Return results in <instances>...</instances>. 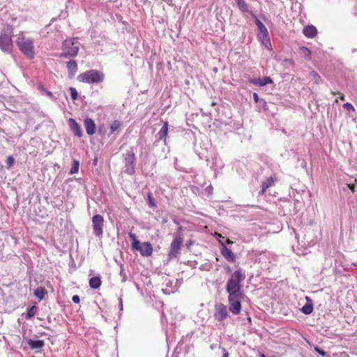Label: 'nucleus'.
<instances>
[{"mask_svg":"<svg viewBox=\"0 0 357 357\" xmlns=\"http://www.w3.org/2000/svg\"><path fill=\"white\" fill-rule=\"evenodd\" d=\"M349 188L354 192V190H355V186L353 184H349Z\"/></svg>","mask_w":357,"mask_h":357,"instance_id":"nucleus-49","label":"nucleus"},{"mask_svg":"<svg viewBox=\"0 0 357 357\" xmlns=\"http://www.w3.org/2000/svg\"><path fill=\"white\" fill-rule=\"evenodd\" d=\"M315 351L319 354L321 355V356H327V353L324 351L323 349L319 348L318 347H315Z\"/></svg>","mask_w":357,"mask_h":357,"instance_id":"nucleus-40","label":"nucleus"},{"mask_svg":"<svg viewBox=\"0 0 357 357\" xmlns=\"http://www.w3.org/2000/svg\"><path fill=\"white\" fill-rule=\"evenodd\" d=\"M168 134V123L167 122H165L162 128H160V131L158 133V137L159 139H164V142H166V138Z\"/></svg>","mask_w":357,"mask_h":357,"instance_id":"nucleus-23","label":"nucleus"},{"mask_svg":"<svg viewBox=\"0 0 357 357\" xmlns=\"http://www.w3.org/2000/svg\"><path fill=\"white\" fill-rule=\"evenodd\" d=\"M303 33L307 38H312L317 34V28L313 25H307L303 29Z\"/></svg>","mask_w":357,"mask_h":357,"instance_id":"nucleus-19","label":"nucleus"},{"mask_svg":"<svg viewBox=\"0 0 357 357\" xmlns=\"http://www.w3.org/2000/svg\"><path fill=\"white\" fill-rule=\"evenodd\" d=\"M274 179L272 176L268 177L266 181H263L261 183V189L259 192V195H264L266 190L269 188L271 186L273 185Z\"/></svg>","mask_w":357,"mask_h":357,"instance_id":"nucleus-21","label":"nucleus"},{"mask_svg":"<svg viewBox=\"0 0 357 357\" xmlns=\"http://www.w3.org/2000/svg\"><path fill=\"white\" fill-rule=\"evenodd\" d=\"M248 82L256 86H264L268 84L272 83L273 80L270 77L266 76L262 78L250 79Z\"/></svg>","mask_w":357,"mask_h":357,"instance_id":"nucleus-14","label":"nucleus"},{"mask_svg":"<svg viewBox=\"0 0 357 357\" xmlns=\"http://www.w3.org/2000/svg\"><path fill=\"white\" fill-rule=\"evenodd\" d=\"M119 307L120 311L123 310V300L121 298H119Z\"/></svg>","mask_w":357,"mask_h":357,"instance_id":"nucleus-48","label":"nucleus"},{"mask_svg":"<svg viewBox=\"0 0 357 357\" xmlns=\"http://www.w3.org/2000/svg\"><path fill=\"white\" fill-rule=\"evenodd\" d=\"M182 227L178 228L177 231L174 234V238L170 244L168 256L170 259L176 258L180 254V250L183 243V238L181 234Z\"/></svg>","mask_w":357,"mask_h":357,"instance_id":"nucleus-7","label":"nucleus"},{"mask_svg":"<svg viewBox=\"0 0 357 357\" xmlns=\"http://www.w3.org/2000/svg\"><path fill=\"white\" fill-rule=\"evenodd\" d=\"M342 107L344 109H346L347 110H348L349 112H350V111L354 112L355 111L354 107L352 105V104H351L349 102L344 103Z\"/></svg>","mask_w":357,"mask_h":357,"instance_id":"nucleus-39","label":"nucleus"},{"mask_svg":"<svg viewBox=\"0 0 357 357\" xmlns=\"http://www.w3.org/2000/svg\"><path fill=\"white\" fill-rule=\"evenodd\" d=\"M36 307L35 305H33L30 307H29L27 309V312H26V319H29L31 318H32L35 314H36Z\"/></svg>","mask_w":357,"mask_h":357,"instance_id":"nucleus-31","label":"nucleus"},{"mask_svg":"<svg viewBox=\"0 0 357 357\" xmlns=\"http://www.w3.org/2000/svg\"><path fill=\"white\" fill-rule=\"evenodd\" d=\"M68 126L70 127V130L74 133V135L78 137H82L83 136V131L80 127V126L77 123V121L70 118L68 119Z\"/></svg>","mask_w":357,"mask_h":357,"instance_id":"nucleus-12","label":"nucleus"},{"mask_svg":"<svg viewBox=\"0 0 357 357\" xmlns=\"http://www.w3.org/2000/svg\"><path fill=\"white\" fill-rule=\"evenodd\" d=\"M17 45L21 52L29 59H33L35 56L33 40L31 38H26L24 36H18L16 40Z\"/></svg>","mask_w":357,"mask_h":357,"instance_id":"nucleus-4","label":"nucleus"},{"mask_svg":"<svg viewBox=\"0 0 357 357\" xmlns=\"http://www.w3.org/2000/svg\"><path fill=\"white\" fill-rule=\"evenodd\" d=\"M84 125L88 135H93L95 134L96 126L92 119L86 117L84 121Z\"/></svg>","mask_w":357,"mask_h":357,"instance_id":"nucleus-13","label":"nucleus"},{"mask_svg":"<svg viewBox=\"0 0 357 357\" xmlns=\"http://www.w3.org/2000/svg\"><path fill=\"white\" fill-rule=\"evenodd\" d=\"M26 341L32 350L40 349L45 345V342L42 340L26 339Z\"/></svg>","mask_w":357,"mask_h":357,"instance_id":"nucleus-17","label":"nucleus"},{"mask_svg":"<svg viewBox=\"0 0 357 357\" xmlns=\"http://www.w3.org/2000/svg\"><path fill=\"white\" fill-rule=\"evenodd\" d=\"M15 162V160L13 156L9 155L6 160V166L8 168H10Z\"/></svg>","mask_w":357,"mask_h":357,"instance_id":"nucleus-38","label":"nucleus"},{"mask_svg":"<svg viewBox=\"0 0 357 357\" xmlns=\"http://www.w3.org/2000/svg\"><path fill=\"white\" fill-rule=\"evenodd\" d=\"M237 6H238V9L243 12V13H249V14H252L253 13L252 11H251L250 9H249V6L248 4L244 1V0H235Z\"/></svg>","mask_w":357,"mask_h":357,"instance_id":"nucleus-22","label":"nucleus"},{"mask_svg":"<svg viewBox=\"0 0 357 357\" xmlns=\"http://www.w3.org/2000/svg\"><path fill=\"white\" fill-rule=\"evenodd\" d=\"M125 173L128 175H133L135 172V154L134 147H131L125 155Z\"/></svg>","mask_w":357,"mask_h":357,"instance_id":"nucleus-9","label":"nucleus"},{"mask_svg":"<svg viewBox=\"0 0 357 357\" xmlns=\"http://www.w3.org/2000/svg\"><path fill=\"white\" fill-rule=\"evenodd\" d=\"M69 90L70 91L71 98L73 100H77L78 98V93H77L76 89L73 88V87H70Z\"/></svg>","mask_w":357,"mask_h":357,"instance_id":"nucleus-35","label":"nucleus"},{"mask_svg":"<svg viewBox=\"0 0 357 357\" xmlns=\"http://www.w3.org/2000/svg\"><path fill=\"white\" fill-rule=\"evenodd\" d=\"M104 73L100 70L94 69L80 73L77 77V79L79 82L89 84H100L104 81Z\"/></svg>","mask_w":357,"mask_h":357,"instance_id":"nucleus-3","label":"nucleus"},{"mask_svg":"<svg viewBox=\"0 0 357 357\" xmlns=\"http://www.w3.org/2000/svg\"><path fill=\"white\" fill-rule=\"evenodd\" d=\"M257 38L267 49H269L271 47L270 36L266 26L258 29Z\"/></svg>","mask_w":357,"mask_h":357,"instance_id":"nucleus-11","label":"nucleus"},{"mask_svg":"<svg viewBox=\"0 0 357 357\" xmlns=\"http://www.w3.org/2000/svg\"><path fill=\"white\" fill-rule=\"evenodd\" d=\"M300 53L306 59H310L311 51L306 47H301L300 48Z\"/></svg>","mask_w":357,"mask_h":357,"instance_id":"nucleus-30","label":"nucleus"},{"mask_svg":"<svg viewBox=\"0 0 357 357\" xmlns=\"http://www.w3.org/2000/svg\"><path fill=\"white\" fill-rule=\"evenodd\" d=\"M253 99L255 102H259L261 98H259L258 94L257 93H253Z\"/></svg>","mask_w":357,"mask_h":357,"instance_id":"nucleus-44","label":"nucleus"},{"mask_svg":"<svg viewBox=\"0 0 357 357\" xmlns=\"http://www.w3.org/2000/svg\"><path fill=\"white\" fill-rule=\"evenodd\" d=\"M259 106H261V107H263L264 109H266V107H267V103L266 102V100L263 98L261 99V100L259 101Z\"/></svg>","mask_w":357,"mask_h":357,"instance_id":"nucleus-41","label":"nucleus"},{"mask_svg":"<svg viewBox=\"0 0 357 357\" xmlns=\"http://www.w3.org/2000/svg\"><path fill=\"white\" fill-rule=\"evenodd\" d=\"M307 303L301 307V311L305 314H310L312 312L314 307L312 300L306 296Z\"/></svg>","mask_w":357,"mask_h":357,"instance_id":"nucleus-20","label":"nucleus"},{"mask_svg":"<svg viewBox=\"0 0 357 357\" xmlns=\"http://www.w3.org/2000/svg\"><path fill=\"white\" fill-rule=\"evenodd\" d=\"M45 290L43 287L37 288L34 291V295L36 298L42 300L44 298Z\"/></svg>","mask_w":357,"mask_h":357,"instance_id":"nucleus-28","label":"nucleus"},{"mask_svg":"<svg viewBox=\"0 0 357 357\" xmlns=\"http://www.w3.org/2000/svg\"><path fill=\"white\" fill-rule=\"evenodd\" d=\"M245 275L241 269H237L233 272L225 285V290L228 294H243L242 291V282L245 280Z\"/></svg>","mask_w":357,"mask_h":357,"instance_id":"nucleus-1","label":"nucleus"},{"mask_svg":"<svg viewBox=\"0 0 357 357\" xmlns=\"http://www.w3.org/2000/svg\"><path fill=\"white\" fill-rule=\"evenodd\" d=\"M222 255L229 262H234L236 259L234 252L229 249L227 246L222 245L221 248Z\"/></svg>","mask_w":357,"mask_h":357,"instance_id":"nucleus-18","label":"nucleus"},{"mask_svg":"<svg viewBox=\"0 0 357 357\" xmlns=\"http://www.w3.org/2000/svg\"><path fill=\"white\" fill-rule=\"evenodd\" d=\"M251 15L252 16V17L254 18L255 20V22L258 28V29H262V28H264L265 26L264 25V24L258 19V17L256 16V15L253 13L251 14Z\"/></svg>","mask_w":357,"mask_h":357,"instance_id":"nucleus-32","label":"nucleus"},{"mask_svg":"<svg viewBox=\"0 0 357 357\" xmlns=\"http://www.w3.org/2000/svg\"><path fill=\"white\" fill-rule=\"evenodd\" d=\"M309 78L316 84H319L320 83L322 82L321 77L315 71H312L310 73Z\"/></svg>","mask_w":357,"mask_h":357,"instance_id":"nucleus-26","label":"nucleus"},{"mask_svg":"<svg viewBox=\"0 0 357 357\" xmlns=\"http://www.w3.org/2000/svg\"><path fill=\"white\" fill-rule=\"evenodd\" d=\"M261 357H265L264 354H261Z\"/></svg>","mask_w":357,"mask_h":357,"instance_id":"nucleus-52","label":"nucleus"},{"mask_svg":"<svg viewBox=\"0 0 357 357\" xmlns=\"http://www.w3.org/2000/svg\"><path fill=\"white\" fill-rule=\"evenodd\" d=\"M122 126V123L119 120H114L110 125V133L117 132L118 134L120 132L121 127Z\"/></svg>","mask_w":357,"mask_h":357,"instance_id":"nucleus-25","label":"nucleus"},{"mask_svg":"<svg viewBox=\"0 0 357 357\" xmlns=\"http://www.w3.org/2000/svg\"><path fill=\"white\" fill-rule=\"evenodd\" d=\"M331 93H332L333 95L338 94L340 96L339 97H340V100H345V96H344V95L343 93H342L340 92L335 93L334 91H332Z\"/></svg>","mask_w":357,"mask_h":357,"instance_id":"nucleus-43","label":"nucleus"},{"mask_svg":"<svg viewBox=\"0 0 357 357\" xmlns=\"http://www.w3.org/2000/svg\"><path fill=\"white\" fill-rule=\"evenodd\" d=\"M351 265L354 266H357V262L351 263Z\"/></svg>","mask_w":357,"mask_h":357,"instance_id":"nucleus-51","label":"nucleus"},{"mask_svg":"<svg viewBox=\"0 0 357 357\" xmlns=\"http://www.w3.org/2000/svg\"><path fill=\"white\" fill-rule=\"evenodd\" d=\"M294 63V61L290 59H285L282 60V64L286 67L293 66Z\"/></svg>","mask_w":357,"mask_h":357,"instance_id":"nucleus-36","label":"nucleus"},{"mask_svg":"<svg viewBox=\"0 0 357 357\" xmlns=\"http://www.w3.org/2000/svg\"><path fill=\"white\" fill-rule=\"evenodd\" d=\"M79 167V162L78 160H74L73 162L72 167L70 170V174H74L78 172Z\"/></svg>","mask_w":357,"mask_h":357,"instance_id":"nucleus-29","label":"nucleus"},{"mask_svg":"<svg viewBox=\"0 0 357 357\" xmlns=\"http://www.w3.org/2000/svg\"><path fill=\"white\" fill-rule=\"evenodd\" d=\"M72 301L75 303H79L80 301L79 296L78 295H74L72 298Z\"/></svg>","mask_w":357,"mask_h":357,"instance_id":"nucleus-42","label":"nucleus"},{"mask_svg":"<svg viewBox=\"0 0 357 357\" xmlns=\"http://www.w3.org/2000/svg\"><path fill=\"white\" fill-rule=\"evenodd\" d=\"M13 29L8 28L0 35V49L6 54H10L13 51Z\"/></svg>","mask_w":357,"mask_h":357,"instance_id":"nucleus-6","label":"nucleus"},{"mask_svg":"<svg viewBox=\"0 0 357 357\" xmlns=\"http://www.w3.org/2000/svg\"><path fill=\"white\" fill-rule=\"evenodd\" d=\"M101 279L99 276H94L89 280V286L91 289H97L101 285Z\"/></svg>","mask_w":357,"mask_h":357,"instance_id":"nucleus-24","label":"nucleus"},{"mask_svg":"<svg viewBox=\"0 0 357 357\" xmlns=\"http://www.w3.org/2000/svg\"><path fill=\"white\" fill-rule=\"evenodd\" d=\"M147 197H148V205L149 206V207H151V208L155 207L156 204H155V202L153 198L152 197L151 193H149Z\"/></svg>","mask_w":357,"mask_h":357,"instance_id":"nucleus-34","label":"nucleus"},{"mask_svg":"<svg viewBox=\"0 0 357 357\" xmlns=\"http://www.w3.org/2000/svg\"><path fill=\"white\" fill-rule=\"evenodd\" d=\"M103 222L104 219L101 215L97 214L92 218L93 234L97 237L102 235Z\"/></svg>","mask_w":357,"mask_h":357,"instance_id":"nucleus-10","label":"nucleus"},{"mask_svg":"<svg viewBox=\"0 0 357 357\" xmlns=\"http://www.w3.org/2000/svg\"><path fill=\"white\" fill-rule=\"evenodd\" d=\"M244 297V294H228L227 307L232 315L236 316L241 314L242 311V301Z\"/></svg>","mask_w":357,"mask_h":357,"instance_id":"nucleus-5","label":"nucleus"},{"mask_svg":"<svg viewBox=\"0 0 357 357\" xmlns=\"http://www.w3.org/2000/svg\"><path fill=\"white\" fill-rule=\"evenodd\" d=\"M38 89L52 100H56V98L54 95L51 91L47 90L43 85H39Z\"/></svg>","mask_w":357,"mask_h":357,"instance_id":"nucleus-27","label":"nucleus"},{"mask_svg":"<svg viewBox=\"0 0 357 357\" xmlns=\"http://www.w3.org/2000/svg\"><path fill=\"white\" fill-rule=\"evenodd\" d=\"M120 268H121V271H120V275L122 278V282H125L126 280H127V276H126V274L125 273V270H124V266L123 264H120Z\"/></svg>","mask_w":357,"mask_h":357,"instance_id":"nucleus-33","label":"nucleus"},{"mask_svg":"<svg viewBox=\"0 0 357 357\" xmlns=\"http://www.w3.org/2000/svg\"><path fill=\"white\" fill-rule=\"evenodd\" d=\"M225 270L227 271V273H231V269L230 266H229L225 267Z\"/></svg>","mask_w":357,"mask_h":357,"instance_id":"nucleus-50","label":"nucleus"},{"mask_svg":"<svg viewBox=\"0 0 357 357\" xmlns=\"http://www.w3.org/2000/svg\"><path fill=\"white\" fill-rule=\"evenodd\" d=\"M141 246H142V244L137 239L135 240L132 242V247L134 250L139 251V249L141 248Z\"/></svg>","mask_w":357,"mask_h":357,"instance_id":"nucleus-37","label":"nucleus"},{"mask_svg":"<svg viewBox=\"0 0 357 357\" xmlns=\"http://www.w3.org/2000/svg\"><path fill=\"white\" fill-rule=\"evenodd\" d=\"M139 252L144 257H150L153 253V247L151 243L144 242L142 244L141 248Z\"/></svg>","mask_w":357,"mask_h":357,"instance_id":"nucleus-16","label":"nucleus"},{"mask_svg":"<svg viewBox=\"0 0 357 357\" xmlns=\"http://www.w3.org/2000/svg\"><path fill=\"white\" fill-rule=\"evenodd\" d=\"M222 352V357H229V353L227 351V349L224 347L221 348Z\"/></svg>","mask_w":357,"mask_h":357,"instance_id":"nucleus-45","label":"nucleus"},{"mask_svg":"<svg viewBox=\"0 0 357 357\" xmlns=\"http://www.w3.org/2000/svg\"><path fill=\"white\" fill-rule=\"evenodd\" d=\"M230 313L227 305L224 303H218L214 306L213 317L217 321L222 322L230 318Z\"/></svg>","mask_w":357,"mask_h":357,"instance_id":"nucleus-8","label":"nucleus"},{"mask_svg":"<svg viewBox=\"0 0 357 357\" xmlns=\"http://www.w3.org/2000/svg\"><path fill=\"white\" fill-rule=\"evenodd\" d=\"M194 242L193 241L190 240L188 242L186 243L185 247L188 250L190 249V247L193 245Z\"/></svg>","mask_w":357,"mask_h":357,"instance_id":"nucleus-47","label":"nucleus"},{"mask_svg":"<svg viewBox=\"0 0 357 357\" xmlns=\"http://www.w3.org/2000/svg\"><path fill=\"white\" fill-rule=\"evenodd\" d=\"M128 236H129V238H130V240L132 241V242L135 240H137V236L135 234L132 233V232H130L128 234Z\"/></svg>","mask_w":357,"mask_h":357,"instance_id":"nucleus-46","label":"nucleus"},{"mask_svg":"<svg viewBox=\"0 0 357 357\" xmlns=\"http://www.w3.org/2000/svg\"><path fill=\"white\" fill-rule=\"evenodd\" d=\"M66 68L68 70V77L70 78L73 77L75 75V74L78 70V66H77L76 61L73 60V59L68 61L66 63Z\"/></svg>","mask_w":357,"mask_h":357,"instance_id":"nucleus-15","label":"nucleus"},{"mask_svg":"<svg viewBox=\"0 0 357 357\" xmlns=\"http://www.w3.org/2000/svg\"><path fill=\"white\" fill-rule=\"evenodd\" d=\"M78 38L66 39L62 43V52L59 55L60 58H75L79 50Z\"/></svg>","mask_w":357,"mask_h":357,"instance_id":"nucleus-2","label":"nucleus"}]
</instances>
